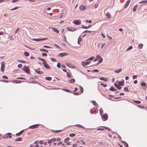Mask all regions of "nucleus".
Segmentation results:
<instances>
[{
    "instance_id": "f257e3e1",
    "label": "nucleus",
    "mask_w": 147,
    "mask_h": 147,
    "mask_svg": "<svg viewBox=\"0 0 147 147\" xmlns=\"http://www.w3.org/2000/svg\"><path fill=\"white\" fill-rule=\"evenodd\" d=\"M101 117L103 121H105L108 119V116L107 114L101 115Z\"/></svg>"
},
{
    "instance_id": "f03ea898",
    "label": "nucleus",
    "mask_w": 147,
    "mask_h": 147,
    "mask_svg": "<svg viewBox=\"0 0 147 147\" xmlns=\"http://www.w3.org/2000/svg\"><path fill=\"white\" fill-rule=\"evenodd\" d=\"M5 69V63L2 62H1V71L3 72H4Z\"/></svg>"
},
{
    "instance_id": "7ed1b4c3",
    "label": "nucleus",
    "mask_w": 147,
    "mask_h": 147,
    "mask_svg": "<svg viewBox=\"0 0 147 147\" xmlns=\"http://www.w3.org/2000/svg\"><path fill=\"white\" fill-rule=\"evenodd\" d=\"M48 39L47 38H34L32 39L33 41H41L43 40H47Z\"/></svg>"
},
{
    "instance_id": "20e7f679",
    "label": "nucleus",
    "mask_w": 147,
    "mask_h": 147,
    "mask_svg": "<svg viewBox=\"0 0 147 147\" xmlns=\"http://www.w3.org/2000/svg\"><path fill=\"white\" fill-rule=\"evenodd\" d=\"M69 54L68 53H61L58 55V56L62 57L68 55Z\"/></svg>"
},
{
    "instance_id": "39448f33",
    "label": "nucleus",
    "mask_w": 147,
    "mask_h": 147,
    "mask_svg": "<svg viewBox=\"0 0 147 147\" xmlns=\"http://www.w3.org/2000/svg\"><path fill=\"white\" fill-rule=\"evenodd\" d=\"M73 23L75 24L79 25L81 24V22L80 20H76L74 21Z\"/></svg>"
},
{
    "instance_id": "423d86ee",
    "label": "nucleus",
    "mask_w": 147,
    "mask_h": 147,
    "mask_svg": "<svg viewBox=\"0 0 147 147\" xmlns=\"http://www.w3.org/2000/svg\"><path fill=\"white\" fill-rule=\"evenodd\" d=\"M67 29L69 31L73 32L76 30V29L74 27H67Z\"/></svg>"
},
{
    "instance_id": "0eeeda50",
    "label": "nucleus",
    "mask_w": 147,
    "mask_h": 147,
    "mask_svg": "<svg viewBox=\"0 0 147 147\" xmlns=\"http://www.w3.org/2000/svg\"><path fill=\"white\" fill-rule=\"evenodd\" d=\"M90 63V61H89L88 62H84V61H82V64L83 66H84L85 65L89 64Z\"/></svg>"
},
{
    "instance_id": "6e6552de",
    "label": "nucleus",
    "mask_w": 147,
    "mask_h": 147,
    "mask_svg": "<svg viewBox=\"0 0 147 147\" xmlns=\"http://www.w3.org/2000/svg\"><path fill=\"white\" fill-rule=\"evenodd\" d=\"M39 125V124H35L30 126L29 128L31 129H35L37 128Z\"/></svg>"
},
{
    "instance_id": "1a4fd4ad",
    "label": "nucleus",
    "mask_w": 147,
    "mask_h": 147,
    "mask_svg": "<svg viewBox=\"0 0 147 147\" xmlns=\"http://www.w3.org/2000/svg\"><path fill=\"white\" fill-rule=\"evenodd\" d=\"M44 66L47 68L49 69L50 68L49 66L45 62H43L42 63Z\"/></svg>"
},
{
    "instance_id": "9d476101",
    "label": "nucleus",
    "mask_w": 147,
    "mask_h": 147,
    "mask_svg": "<svg viewBox=\"0 0 147 147\" xmlns=\"http://www.w3.org/2000/svg\"><path fill=\"white\" fill-rule=\"evenodd\" d=\"M114 85L119 90H120L122 88V87L118 84H115Z\"/></svg>"
},
{
    "instance_id": "9b49d317",
    "label": "nucleus",
    "mask_w": 147,
    "mask_h": 147,
    "mask_svg": "<svg viewBox=\"0 0 147 147\" xmlns=\"http://www.w3.org/2000/svg\"><path fill=\"white\" fill-rule=\"evenodd\" d=\"M66 65H67V66H68V67H69L74 68H75V66L72 65H71L70 63H66Z\"/></svg>"
},
{
    "instance_id": "f8f14e48",
    "label": "nucleus",
    "mask_w": 147,
    "mask_h": 147,
    "mask_svg": "<svg viewBox=\"0 0 147 147\" xmlns=\"http://www.w3.org/2000/svg\"><path fill=\"white\" fill-rule=\"evenodd\" d=\"M24 130H22L20 131V132L16 134V136H17L20 135L24 131Z\"/></svg>"
},
{
    "instance_id": "ddd939ff",
    "label": "nucleus",
    "mask_w": 147,
    "mask_h": 147,
    "mask_svg": "<svg viewBox=\"0 0 147 147\" xmlns=\"http://www.w3.org/2000/svg\"><path fill=\"white\" fill-rule=\"evenodd\" d=\"M80 9L81 10H84L86 8L84 6L81 5L80 7Z\"/></svg>"
},
{
    "instance_id": "4468645a",
    "label": "nucleus",
    "mask_w": 147,
    "mask_h": 147,
    "mask_svg": "<svg viewBox=\"0 0 147 147\" xmlns=\"http://www.w3.org/2000/svg\"><path fill=\"white\" fill-rule=\"evenodd\" d=\"M91 27V25H89L88 26H82V28L84 29H88L89 28H90Z\"/></svg>"
},
{
    "instance_id": "2eb2a0df",
    "label": "nucleus",
    "mask_w": 147,
    "mask_h": 147,
    "mask_svg": "<svg viewBox=\"0 0 147 147\" xmlns=\"http://www.w3.org/2000/svg\"><path fill=\"white\" fill-rule=\"evenodd\" d=\"M35 70V72L38 74H42L43 73V72L42 71H38L37 70L34 69Z\"/></svg>"
},
{
    "instance_id": "dca6fc26",
    "label": "nucleus",
    "mask_w": 147,
    "mask_h": 147,
    "mask_svg": "<svg viewBox=\"0 0 147 147\" xmlns=\"http://www.w3.org/2000/svg\"><path fill=\"white\" fill-rule=\"evenodd\" d=\"M122 70V68H120L115 70L114 72L116 73H118L121 71Z\"/></svg>"
},
{
    "instance_id": "f3484780",
    "label": "nucleus",
    "mask_w": 147,
    "mask_h": 147,
    "mask_svg": "<svg viewBox=\"0 0 147 147\" xmlns=\"http://www.w3.org/2000/svg\"><path fill=\"white\" fill-rule=\"evenodd\" d=\"M109 90L112 91H116L117 90L116 89L114 88L113 86H111V88H109Z\"/></svg>"
},
{
    "instance_id": "a211bd4d",
    "label": "nucleus",
    "mask_w": 147,
    "mask_h": 147,
    "mask_svg": "<svg viewBox=\"0 0 147 147\" xmlns=\"http://www.w3.org/2000/svg\"><path fill=\"white\" fill-rule=\"evenodd\" d=\"M26 73L28 74H29L30 69L28 67H27L25 69L24 71Z\"/></svg>"
},
{
    "instance_id": "6ab92c4d",
    "label": "nucleus",
    "mask_w": 147,
    "mask_h": 147,
    "mask_svg": "<svg viewBox=\"0 0 147 147\" xmlns=\"http://www.w3.org/2000/svg\"><path fill=\"white\" fill-rule=\"evenodd\" d=\"M106 15L107 18H111V14L109 12H107L106 13Z\"/></svg>"
},
{
    "instance_id": "aec40b11",
    "label": "nucleus",
    "mask_w": 147,
    "mask_h": 147,
    "mask_svg": "<svg viewBox=\"0 0 147 147\" xmlns=\"http://www.w3.org/2000/svg\"><path fill=\"white\" fill-rule=\"evenodd\" d=\"M124 82L119 81L118 82V84L120 86H123L124 85Z\"/></svg>"
},
{
    "instance_id": "412c9836",
    "label": "nucleus",
    "mask_w": 147,
    "mask_h": 147,
    "mask_svg": "<svg viewBox=\"0 0 147 147\" xmlns=\"http://www.w3.org/2000/svg\"><path fill=\"white\" fill-rule=\"evenodd\" d=\"M51 29L52 30H53V31L56 32V33H59V30L57 29L54 28H51Z\"/></svg>"
},
{
    "instance_id": "4be33fe9",
    "label": "nucleus",
    "mask_w": 147,
    "mask_h": 147,
    "mask_svg": "<svg viewBox=\"0 0 147 147\" xmlns=\"http://www.w3.org/2000/svg\"><path fill=\"white\" fill-rule=\"evenodd\" d=\"M12 82L16 83H20L22 82L20 80H14L12 81Z\"/></svg>"
},
{
    "instance_id": "5701e85b",
    "label": "nucleus",
    "mask_w": 147,
    "mask_h": 147,
    "mask_svg": "<svg viewBox=\"0 0 147 147\" xmlns=\"http://www.w3.org/2000/svg\"><path fill=\"white\" fill-rule=\"evenodd\" d=\"M22 139L21 137H19L16 139L14 141L15 142H18V141H22Z\"/></svg>"
},
{
    "instance_id": "b1692460",
    "label": "nucleus",
    "mask_w": 147,
    "mask_h": 147,
    "mask_svg": "<svg viewBox=\"0 0 147 147\" xmlns=\"http://www.w3.org/2000/svg\"><path fill=\"white\" fill-rule=\"evenodd\" d=\"M45 79L48 81H51L52 79V78L50 77H47L45 78Z\"/></svg>"
},
{
    "instance_id": "393cba45",
    "label": "nucleus",
    "mask_w": 147,
    "mask_h": 147,
    "mask_svg": "<svg viewBox=\"0 0 147 147\" xmlns=\"http://www.w3.org/2000/svg\"><path fill=\"white\" fill-rule=\"evenodd\" d=\"M69 82L71 83H73L75 82V80L74 79H70L69 80Z\"/></svg>"
},
{
    "instance_id": "a878e982",
    "label": "nucleus",
    "mask_w": 147,
    "mask_h": 147,
    "mask_svg": "<svg viewBox=\"0 0 147 147\" xmlns=\"http://www.w3.org/2000/svg\"><path fill=\"white\" fill-rule=\"evenodd\" d=\"M143 45L142 44H140L138 45V47L139 49H141L143 47Z\"/></svg>"
},
{
    "instance_id": "bb28decb",
    "label": "nucleus",
    "mask_w": 147,
    "mask_h": 147,
    "mask_svg": "<svg viewBox=\"0 0 147 147\" xmlns=\"http://www.w3.org/2000/svg\"><path fill=\"white\" fill-rule=\"evenodd\" d=\"M91 32H92V31H91L86 30L84 31L83 32V33H90Z\"/></svg>"
},
{
    "instance_id": "cd10ccee",
    "label": "nucleus",
    "mask_w": 147,
    "mask_h": 147,
    "mask_svg": "<svg viewBox=\"0 0 147 147\" xmlns=\"http://www.w3.org/2000/svg\"><path fill=\"white\" fill-rule=\"evenodd\" d=\"M138 5H136L134 7L133 10V11H136V9L138 8Z\"/></svg>"
},
{
    "instance_id": "c85d7f7f",
    "label": "nucleus",
    "mask_w": 147,
    "mask_h": 147,
    "mask_svg": "<svg viewBox=\"0 0 147 147\" xmlns=\"http://www.w3.org/2000/svg\"><path fill=\"white\" fill-rule=\"evenodd\" d=\"M82 39L80 37H79L78 38V44H80V42H81L82 41Z\"/></svg>"
},
{
    "instance_id": "c756f323",
    "label": "nucleus",
    "mask_w": 147,
    "mask_h": 147,
    "mask_svg": "<svg viewBox=\"0 0 147 147\" xmlns=\"http://www.w3.org/2000/svg\"><path fill=\"white\" fill-rule=\"evenodd\" d=\"M17 61L20 62L22 63H26V61L23 60H18Z\"/></svg>"
},
{
    "instance_id": "7c9ffc66",
    "label": "nucleus",
    "mask_w": 147,
    "mask_h": 147,
    "mask_svg": "<svg viewBox=\"0 0 147 147\" xmlns=\"http://www.w3.org/2000/svg\"><path fill=\"white\" fill-rule=\"evenodd\" d=\"M62 90H63L64 91H65V92H69V93H71V91L70 90H68V89H63Z\"/></svg>"
},
{
    "instance_id": "2f4dec72",
    "label": "nucleus",
    "mask_w": 147,
    "mask_h": 147,
    "mask_svg": "<svg viewBox=\"0 0 147 147\" xmlns=\"http://www.w3.org/2000/svg\"><path fill=\"white\" fill-rule=\"evenodd\" d=\"M147 3V0H144L140 2L139 3L140 4L142 3Z\"/></svg>"
},
{
    "instance_id": "473e14b6",
    "label": "nucleus",
    "mask_w": 147,
    "mask_h": 147,
    "mask_svg": "<svg viewBox=\"0 0 147 147\" xmlns=\"http://www.w3.org/2000/svg\"><path fill=\"white\" fill-rule=\"evenodd\" d=\"M92 103L93 104V105L95 106H96L98 105V104L96 103V101L94 100L92 101Z\"/></svg>"
},
{
    "instance_id": "72a5a7b5",
    "label": "nucleus",
    "mask_w": 147,
    "mask_h": 147,
    "mask_svg": "<svg viewBox=\"0 0 147 147\" xmlns=\"http://www.w3.org/2000/svg\"><path fill=\"white\" fill-rule=\"evenodd\" d=\"M100 79L101 80H105V81H107L108 80L107 78H105L103 77L100 78Z\"/></svg>"
},
{
    "instance_id": "f704fd0d",
    "label": "nucleus",
    "mask_w": 147,
    "mask_h": 147,
    "mask_svg": "<svg viewBox=\"0 0 147 147\" xmlns=\"http://www.w3.org/2000/svg\"><path fill=\"white\" fill-rule=\"evenodd\" d=\"M66 74L67 77L69 78H71V75L69 72H67Z\"/></svg>"
},
{
    "instance_id": "c9c22d12",
    "label": "nucleus",
    "mask_w": 147,
    "mask_h": 147,
    "mask_svg": "<svg viewBox=\"0 0 147 147\" xmlns=\"http://www.w3.org/2000/svg\"><path fill=\"white\" fill-rule=\"evenodd\" d=\"M140 85L143 86H146V83L142 82L141 83Z\"/></svg>"
},
{
    "instance_id": "e433bc0d",
    "label": "nucleus",
    "mask_w": 147,
    "mask_h": 147,
    "mask_svg": "<svg viewBox=\"0 0 147 147\" xmlns=\"http://www.w3.org/2000/svg\"><path fill=\"white\" fill-rule=\"evenodd\" d=\"M75 126H78L79 127H80L81 128H85L83 126H82L81 125H80L77 124V125H75Z\"/></svg>"
},
{
    "instance_id": "4c0bfd02",
    "label": "nucleus",
    "mask_w": 147,
    "mask_h": 147,
    "mask_svg": "<svg viewBox=\"0 0 147 147\" xmlns=\"http://www.w3.org/2000/svg\"><path fill=\"white\" fill-rule=\"evenodd\" d=\"M52 132H55L56 133L59 132L61 131V130H51Z\"/></svg>"
},
{
    "instance_id": "58836bf2",
    "label": "nucleus",
    "mask_w": 147,
    "mask_h": 147,
    "mask_svg": "<svg viewBox=\"0 0 147 147\" xmlns=\"http://www.w3.org/2000/svg\"><path fill=\"white\" fill-rule=\"evenodd\" d=\"M38 59L40 60H41L42 61H43L44 62H45L46 63L47 62V61H45V60L43 59H42V58H41L38 57Z\"/></svg>"
},
{
    "instance_id": "ea45409f",
    "label": "nucleus",
    "mask_w": 147,
    "mask_h": 147,
    "mask_svg": "<svg viewBox=\"0 0 147 147\" xmlns=\"http://www.w3.org/2000/svg\"><path fill=\"white\" fill-rule=\"evenodd\" d=\"M40 51H43V52H47V53L48 52V51L47 50H46L45 49H40Z\"/></svg>"
},
{
    "instance_id": "a19ab883",
    "label": "nucleus",
    "mask_w": 147,
    "mask_h": 147,
    "mask_svg": "<svg viewBox=\"0 0 147 147\" xmlns=\"http://www.w3.org/2000/svg\"><path fill=\"white\" fill-rule=\"evenodd\" d=\"M129 3H130V1H128L127 2V3H126V5H125V8H126V7H127V6H128V5L129 4Z\"/></svg>"
},
{
    "instance_id": "79ce46f5",
    "label": "nucleus",
    "mask_w": 147,
    "mask_h": 147,
    "mask_svg": "<svg viewBox=\"0 0 147 147\" xmlns=\"http://www.w3.org/2000/svg\"><path fill=\"white\" fill-rule=\"evenodd\" d=\"M80 92L81 93H82L84 91L83 88L81 86H80Z\"/></svg>"
},
{
    "instance_id": "37998d69",
    "label": "nucleus",
    "mask_w": 147,
    "mask_h": 147,
    "mask_svg": "<svg viewBox=\"0 0 147 147\" xmlns=\"http://www.w3.org/2000/svg\"><path fill=\"white\" fill-rule=\"evenodd\" d=\"M69 138H65L64 141V142L65 143H66L68 142V141L69 140Z\"/></svg>"
},
{
    "instance_id": "c03bdc74",
    "label": "nucleus",
    "mask_w": 147,
    "mask_h": 147,
    "mask_svg": "<svg viewBox=\"0 0 147 147\" xmlns=\"http://www.w3.org/2000/svg\"><path fill=\"white\" fill-rule=\"evenodd\" d=\"M134 102H135V103L138 104H140L141 103V102L140 101L138 100H134Z\"/></svg>"
},
{
    "instance_id": "a18cd8bd",
    "label": "nucleus",
    "mask_w": 147,
    "mask_h": 147,
    "mask_svg": "<svg viewBox=\"0 0 147 147\" xmlns=\"http://www.w3.org/2000/svg\"><path fill=\"white\" fill-rule=\"evenodd\" d=\"M24 55L26 56H28L29 55V53L27 52H25Z\"/></svg>"
},
{
    "instance_id": "49530a36",
    "label": "nucleus",
    "mask_w": 147,
    "mask_h": 147,
    "mask_svg": "<svg viewBox=\"0 0 147 147\" xmlns=\"http://www.w3.org/2000/svg\"><path fill=\"white\" fill-rule=\"evenodd\" d=\"M94 57L93 56V57H91L89 58L88 59H87L86 61H88L89 60H92L94 59Z\"/></svg>"
},
{
    "instance_id": "de8ad7c7",
    "label": "nucleus",
    "mask_w": 147,
    "mask_h": 147,
    "mask_svg": "<svg viewBox=\"0 0 147 147\" xmlns=\"http://www.w3.org/2000/svg\"><path fill=\"white\" fill-rule=\"evenodd\" d=\"M75 136V134H74V133L70 134H69V136L71 137H73Z\"/></svg>"
},
{
    "instance_id": "09e8293b",
    "label": "nucleus",
    "mask_w": 147,
    "mask_h": 147,
    "mask_svg": "<svg viewBox=\"0 0 147 147\" xmlns=\"http://www.w3.org/2000/svg\"><path fill=\"white\" fill-rule=\"evenodd\" d=\"M132 46H131L129 47L127 49V51H129L131 50L132 49Z\"/></svg>"
},
{
    "instance_id": "8fccbe9b",
    "label": "nucleus",
    "mask_w": 147,
    "mask_h": 147,
    "mask_svg": "<svg viewBox=\"0 0 147 147\" xmlns=\"http://www.w3.org/2000/svg\"><path fill=\"white\" fill-rule=\"evenodd\" d=\"M61 63H58L57 65V66L59 68L61 67Z\"/></svg>"
},
{
    "instance_id": "3c124183",
    "label": "nucleus",
    "mask_w": 147,
    "mask_h": 147,
    "mask_svg": "<svg viewBox=\"0 0 147 147\" xmlns=\"http://www.w3.org/2000/svg\"><path fill=\"white\" fill-rule=\"evenodd\" d=\"M16 79H23L24 80H26V79L25 78H23V77H18V78H17Z\"/></svg>"
},
{
    "instance_id": "603ef678",
    "label": "nucleus",
    "mask_w": 147,
    "mask_h": 147,
    "mask_svg": "<svg viewBox=\"0 0 147 147\" xmlns=\"http://www.w3.org/2000/svg\"><path fill=\"white\" fill-rule=\"evenodd\" d=\"M43 47L45 48H52L49 46H46V45H43Z\"/></svg>"
},
{
    "instance_id": "864d4df0",
    "label": "nucleus",
    "mask_w": 147,
    "mask_h": 147,
    "mask_svg": "<svg viewBox=\"0 0 147 147\" xmlns=\"http://www.w3.org/2000/svg\"><path fill=\"white\" fill-rule=\"evenodd\" d=\"M124 89L125 91H127V92H129V90H128V88L127 87H125L124 88Z\"/></svg>"
},
{
    "instance_id": "5fc2aeb1",
    "label": "nucleus",
    "mask_w": 147,
    "mask_h": 147,
    "mask_svg": "<svg viewBox=\"0 0 147 147\" xmlns=\"http://www.w3.org/2000/svg\"><path fill=\"white\" fill-rule=\"evenodd\" d=\"M42 55L43 57L46 56H47V54L45 53H42Z\"/></svg>"
},
{
    "instance_id": "6e6d98bb",
    "label": "nucleus",
    "mask_w": 147,
    "mask_h": 147,
    "mask_svg": "<svg viewBox=\"0 0 147 147\" xmlns=\"http://www.w3.org/2000/svg\"><path fill=\"white\" fill-rule=\"evenodd\" d=\"M138 107L140 108L141 109H145V107H144V106H140V105H139L138 106Z\"/></svg>"
},
{
    "instance_id": "4d7b16f0",
    "label": "nucleus",
    "mask_w": 147,
    "mask_h": 147,
    "mask_svg": "<svg viewBox=\"0 0 147 147\" xmlns=\"http://www.w3.org/2000/svg\"><path fill=\"white\" fill-rule=\"evenodd\" d=\"M54 45L57 48H59L60 49H61V48L58 45H57L55 44H54Z\"/></svg>"
},
{
    "instance_id": "13d9d810",
    "label": "nucleus",
    "mask_w": 147,
    "mask_h": 147,
    "mask_svg": "<svg viewBox=\"0 0 147 147\" xmlns=\"http://www.w3.org/2000/svg\"><path fill=\"white\" fill-rule=\"evenodd\" d=\"M104 127L105 129H106L108 131H110L111 130L108 127Z\"/></svg>"
},
{
    "instance_id": "bf43d9fd",
    "label": "nucleus",
    "mask_w": 147,
    "mask_h": 147,
    "mask_svg": "<svg viewBox=\"0 0 147 147\" xmlns=\"http://www.w3.org/2000/svg\"><path fill=\"white\" fill-rule=\"evenodd\" d=\"M19 7H14V8L12 9H11L10 10H15V9H18L19 8Z\"/></svg>"
},
{
    "instance_id": "052dcab7",
    "label": "nucleus",
    "mask_w": 147,
    "mask_h": 147,
    "mask_svg": "<svg viewBox=\"0 0 147 147\" xmlns=\"http://www.w3.org/2000/svg\"><path fill=\"white\" fill-rule=\"evenodd\" d=\"M103 113V111L102 108H101L100 110V115H101Z\"/></svg>"
},
{
    "instance_id": "680f3d73",
    "label": "nucleus",
    "mask_w": 147,
    "mask_h": 147,
    "mask_svg": "<svg viewBox=\"0 0 147 147\" xmlns=\"http://www.w3.org/2000/svg\"><path fill=\"white\" fill-rule=\"evenodd\" d=\"M51 61H53L54 62H55L57 60L53 58H51Z\"/></svg>"
},
{
    "instance_id": "e2e57ef3",
    "label": "nucleus",
    "mask_w": 147,
    "mask_h": 147,
    "mask_svg": "<svg viewBox=\"0 0 147 147\" xmlns=\"http://www.w3.org/2000/svg\"><path fill=\"white\" fill-rule=\"evenodd\" d=\"M35 79L34 78H30V80L32 81H33Z\"/></svg>"
},
{
    "instance_id": "0e129e2a",
    "label": "nucleus",
    "mask_w": 147,
    "mask_h": 147,
    "mask_svg": "<svg viewBox=\"0 0 147 147\" xmlns=\"http://www.w3.org/2000/svg\"><path fill=\"white\" fill-rule=\"evenodd\" d=\"M2 78H3L5 79H8V77L5 76H3L2 77Z\"/></svg>"
},
{
    "instance_id": "69168bd1",
    "label": "nucleus",
    "mask_w": 147,
    "mask_h": 147,
    "mask_svg": "<svg viewBox=\"0 0 147 147\" xmlns=\"http://www.w3.org/2000/svg\"><path fill=\"white\" fill-rule=\"evenodd\" d=\"M22 65L21 64H19L18 65V67L19 68H21L22 67Z\"/></svg>"
},
{
    "instance_id": "338daca9",
    "label": "nucleus",
    "mask_w": 147,
    "mask_h": 147,
    "mask_svg": "<svg viewBox=\"0 0 147 147\" xmlns=\"http://www.w3.org/2000/svg\"><path fill=\"white\" fill-rule=\"evenodd\" d=\"M101 58V57L98 55H97L96 57L98 59H100Z\"/></svg>"
},
{
    "instance_id": "774afa93",
    "label": "nucleus",
    "mask_w": 147,
    "mask_h": 147,
    "mask_svg": "<svg viewBox=\"0 0 147 147\" xmlns=\"http://www.w3.org/2000/svg\"><path fill=\"white\" fill-rule=\"evenodd\" d=\"M102 58H101L98 61V62L99 63H100L102 62Z\"/></svg>"
}]
</instances>
